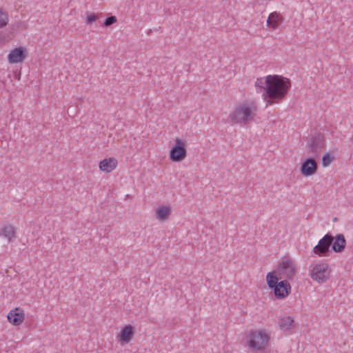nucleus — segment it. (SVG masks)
Returning a JSON list of instances; mask_svg holds the SVG:
<instances>
[{
  "instance_id": "423d86ee",
  "label": "nucleus",
  "mask_w": 353,
  "mask_h": 353,
  "mask_svg": "<svg viewBox=\"0 0 353 353\" xmlns=\"http://www.w3.org/2000/svg\"><path fill=\"white\" fill-rule=\"evenodd\" d=\"M307 145L309 153L314 157H318L320 152L325 148V139L323 135L316 134L312 136Z\"/></svg>"
},
{
  "instance_id": "393cba45",
  "label": "nucleus",
  "mask_w": 353,
  "mask_h": 353,
  "mask_svg": "<svg viewBox=\"0 0 353 353\" xmlns=\"http://www.w3.org/2000/svg\"><path fill=\"white\" fill-rule=\"evenodd\" d=\"M97 19V17L95 14H91L88 15L86 18V23L88 24H91L94 22H95Z\"/></svg>"
},
{
  "instance_id": "39448f33",
  "label": "nucleus",
  "mask_w": 353,
  "mask_h": 353,
  "mask_svg": "<svg viewBox=\"0 0 353 353\" xmlns=\"http://www.w3.org/2000/svg\"><path fill=\"white\" fill-rule=\"evenodd\" d=\"M175 145L169 152V157L173 162H181L184 160L187 156V150L185 142L176 138L174 139Z\"/></svg>"
},
{
  "instance_id": "f3484780",
  "label": "nucleus",
  "mask_w": 353,
  "mask_h": 353,
  "mask_svg": "<svg viewBox=\"0 0 353 353\" xmlns=\"http://www.w3.org/2000/svg\"><path fill=\"white\" fill-rule=\"evenodd\" d=\"M15 232L14 228L10 224H7L0 230V236H3L7 238L9 241H11L12 239L15 237Z\"/></svg>"
},
{
  "instance_id": "dca6fc26",
  "label": "nucleus",
  "mask_w": 353,
  "mask_h": 353,
  "mask_svg": "<svg viewBox=\"0 0 353 353\" xmlns=\"http://www.w3.org/2000/svg\"><path fill=\"white\" fill-rule=\"evenodd\" d=\"M282 21L283 18L279 14L276 12H272L268 18L267 24L272 29H276L279 27Z\"/></svg>"
},
{
  "instance_id": "f257e3e1",
  "label": "nucleus",
  "mask_w": 353,
  "mask_h": 353,
  "mask_svg": "<svg viewBox=\"0 0 353 353\" xmlns=\"http://www.w3.org/2000/svg\"><path fill=\"white\" fill-rule=\"evenodd\" d=\"M291 87L290 80L279 75H268L266 86L262 96L267 105L279 103L285 99Z\"/></svg>"
},
{
  "instance_id": "4468645a",
  "label": "nucleus",
  "mask_w": 353,
  "mask_h": 353,
  "mask_svg": "<svg viewBox=\"0 0 353 353\" xmlns=\"http://www.w3.org/2000/svg\"><path fill=\"white\" fill-rule=\"evenodd\" d=\"M332 249L334 252H341L346 246V240L342 234H337L334 238V241L332 243Z\"/></svg>"
},
{
  "instance_id": "a211bd4d",
  "label": "nucleus",
  "mask_w": 353,
  "mask_h": 353,
  "mask_svg": "<svg viewBox=\"0 0 353 353\" xmlns=\"http://www.w3.org/2000/svg\"><path fill=\"white\" fill-rule=\"evenodd\" d=\"M280 279L279 276H278L277 273L275 272H270L267 274L266 280L268 287L271 289H273L276 285H277L279 282L278 281Z\"/></svg>"
},
{
  "instance_id": "412c9836",
  "label": "nucleus",
  "mask_w": 353,
  "mask_h": 353,
  "mask_svg": "<svg viewBox=\"0 0 353 353\" xmlns=\"http://www.w3.org/2000/svg\"><path fill=\"white\" fill-rule=\"evenodd\" d=\"M9 21V17L6 12L0 8V28L6 27Z\"/></svg>"
},
{
  "instance_id": "7ed1b4c3",
  "label": "nucleus",
  "mask_w": 353,
  "mask_h": 353,
  "mask_svg": "<svg viewBox=\"0 0 353 353\" xmlns=\"http://www.w3.org/2000/svg\"><path fill=\"white\" fill-rule=\"evenodd\" d=\"M269 339L266 332L252 330L247 335V344L252 350H263L268 345Z\"/></svg>"
},
{
  "instance_id": "5701e85b",
  "label": "nucleus",
  "mask_w": 353,
  "mask_h": 353,
  "mask_svg": "<svg viewBox=\"0 0 353 353\" xmlns=\"http://www.w3.org/2000/svg\"><path fill=\"white\" fill-rule=\"evenodd\" d=\"M266 86V77L265 78H258L255 82V87L260 90V92H264V90Z\"/></svg>"
},
{
  "instance_id": "20e7f679",
  "label": "nucleus",
  "mask_w": 353,
  "mask_h": 353,
  "mask_svg": "<svg viewBox=\"0 0 353 353\" xmlns=\"http://www.w3.org/2000/svg\"><path fill=\"white\" fill-rule=\"evenodd\" d=\"M276 272L280 279L293 280L296 274V267L292 261L285 259L279 263Z\"/></svg>"
},
{
  "instance_id": "6ab92c4d",
  "label": "nucleus",
  "mask_w": 353,
  "mask_h": 353,
  "mask_svg": "<svg viewBox=\"0 0 353 353\" xmlns=\"http://www.w3.org/2000/svg\"><path fill=\"white\" fill-rule=\"evenodd\" d=\"M171 210L170 207L163 206L157 209V216L159 220H167L170 214Z\"/></svg>"
},
{
  "instance_id": "f8f14e48",
  "label": "nucleus",
  "mask_w": 353,
  "mask_h": 353,
  "mask_svg": "<svg viewBox=\"0 0 353 353\" xmlns=\"http://www.w3.org/2000/svg\"><path fill=\"white\" fill-rule=\"evenodd\" d=\"M24 316L23 310L19 307L11 310L7 316L9 322L15 326L21 324L24 320Z\"/></svg>"
},
{
  "instance_id": "2eb2a0df",
  "label": "nucleus",
  "mask_w": 353,
  "mask_h": 353,
  "mask_svg": "<svg viewBox=\"0 0 353 353\" xmlns=\"http://www.w3.org/2000/svg\"><path fill=\"white\" fill-rule=\"evenodd\" d=\"M134 333V329L131 325H125L121 330L120 334V341L128 343L131 340Z\"/></svg>"
},
{
  "instance_id": "aec40b11",
  "label": "nucleus",
  "mask_w": 353,
  "mask_h": 353,
  "mask_svg": "<svg viewBox=\"0 0 353 353\" xmlns=\"http://www.w3.org/2000/svg\"><path fill=\"white\" fill-rule=\"evenodd\" d=\"M294 323V319L290 316L281 319L278 323L279 327L283 330H288L291 328Z\"/></svg>"
},
{
  "instance_id": "b1692460",
  "label": "nucleus",
  "mask_w": 353,
  "mask_h": 353,
  "mask_svg": "<svg viewBox=\"0 0 353 353\" xmlns=\"http://www.w3.org/2000/svg\"><path fill=\"white\" fill-rule=\"evenodd\" d=\"M117 20V19L115 16H111V17H107L103 22V25L106 27H108V26L112 25L113 23H116Z\"/></svg>"
},
{
  "instance_id": "4be33fe9",
  "label": "nucleus",
  "mask_w": 353,
  "mask_h": 353,
  "mask_svg": "<svg viewBox=\"0 0 353 353\" xmlns=\"http://www.w3.org/2000/svg\"><path fill=\"white\" fill-rule=\"evenodd\" d=\"M334 158L333 156H332L330 153L327 152L323 154L322 157V165L323 167L325 168L330 165L332 161H334Z\"/></svg>"
},
{
  "instance_id": "9b49d317",
  "label": "nucleus",
  "mask_w": 353,
  "mask_h": 353,
  "mask_svg": "<svg viewBox=\"0 0 353 353\" xmlns=\"http://www.w3.org/2000/svg\"><path fill=\"white\" fill-rule=\"evenodd\" d=\"M273 289L274 296L278 299L285 298L291 292V286L287 280L280 281Z\"/></svg>"
},
{
  "instance_id": "1a4fd4ad",
  "label": "nucleus",
  "mask_w": 353,
  "mask_h": 353,
  "mask_svg": "<svg viewBox=\"0 0 353 353\" xmlns=\"http://www.w3.org/2000/svg\"><path fill=\"white\" fill-rule=\"evenodd\" d=\"M318 169V164L314 157L306 159L301 164V172L305 176H310L315 174Z\"/></svg>"
},
{
  "instance_id": "f03ea898",
  "label": "nucleus",
  "mask_w": 353,
  "mask_h": 353,
  "mask_svg": "<svg viewBox=\"0 0 353 353\" xmlns=\"http://www.w3.org/2000/svg\"><path fill=\"white\" fill-rule=\"evenodd\" d=\"M256 112L257 106L255 102L245 101L236 106L229 115V118L234 123L245 125L254 119Z\"/></svg>"
},
{
  "instance_id": "ddd939ff",
  "label": "nucleus",
  "mask_w": 353,
  "mask_h": 353,
  "mask_svg": "<svg viewBox=\"0 0 353 353\" xmlns=\"http://www.w3.org/2000/svg\"><path fill=\"white\" fill-rule=\"evenodd\" d=\"M117 163L115 158L104 159L99 163V168L101 171L109 173L117 168Z\"/></svg>"
},
{
  "instance_id": "6e6552de",
  "label": "nucleus",
  "mask_w": 353,
  "mask_h": 353,
  "mask_svg": "<svg viewBox=\"0 0 353 353\" xmlns=\"http://www.w3.org/2000/svg\"><path fill=\"white\" fill-rule=\"evenodd\" d=\"M333 241L334 237L329 233L326 234L313 248V252L319 256L325 255L330 251Z\"/></svg>"
},
{
  "instance_id": "9d476101",
  "label": "nucleus",
  "mask_w": 353,
  "mask_h": 353,
  "mask_svg": "<svg viewBox=\"0 0 353 353\" xmlns=\"http://www.w3.org/2000/svg\"><path fill=\"white\" fill-rule=\"evenodd\" d=\"M28 57V52L22 47H18L12 50L8 56L10 63L23 62Z\"/></svg>"
},
{
  "instance_id": "0eeeda50",
  "label": "nucleus",
  "mask_w": 353,
  "mask_h": 353,
  "mask_svg": "<svg viewBox=\"0 0 353 353\" xmlns=\"http://www.w3.org/2000/svg\"><path fill=\"white\" fill-rule=\"evenodd\" d=\"M328 267V265L325 263L316 264L312 270L311 278L320 283L325 282L330 276Z\"/></svg>"
}]
</instances>
